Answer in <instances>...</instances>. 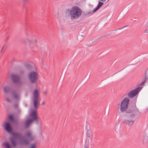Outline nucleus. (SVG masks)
<instances>
[{
  "instance_id": "nucleus-1",
  "label": "nucleus",
  "mask_w": 148,
  "mask_h": 148,
  "mask_svg": "<svg viewBox=\"0 0 148 148\" xmlns=\"http://www.w3.org/2000/svg\"><path fill=\"white\" fill-rule=\"evenodd\" d=\"M3 127L6 132L11 135L10 140L12 145L14 147L16 146L18 139L20 140V143L21 145L26 146L29 145L31 142L35 139V136L33 135L29 131L25 132V139H23V136L21 133L13 131L12 127L9 122L6 121L4 123Z\"/></svg>"
},
{
  "instance_id": "nucleus-2",
  "label": "nucleus",
  "mask_w": 148,
  "mask_h": 148,
  "mask_svg": "<svg viewBox=\"0 0 148 148\" xmlns=\"http://www.w3.org/2000/svg\"><path fill=\"white\" fill-rule=\"evenodd\" d=\"M36 110L35 109L32 110L29 115L31 118L27 119L25 122L26 128L29 127L30 125L34 121H35L36 124H39L40 120L38 116Z\"/></svg>"
},
{
  "instance_id": "nucleus-3",
  "label": "nucleus",
  "mask_w": 148,
  "mask_h": 148,
  "mask_svg": "<svg viewBox=\"0 0 148 148\" xmlns=\"http://www.w3.org/2000/svg\"><path fill=\"white\" fill-rule=\"evenodd\" d=\"M69 14L72 20H76L81 16L82 11L78 7L74 6L71 10Z\"/></svg>"
},
{
  "instance_id": "nucleus-4",
  "label": "nucleus",
  "mask_w": 148,
  "mask_h": 148,
  "mask_svg": "<svg viewBox=\"0 0 148 148\" xmlns=\"http://www.w3.org/2000/svg\"><path fill=\"white\" fill-rule=\"evenodd\" d=\"M130 101V99L126 97L121 101L120 104V110L122 113L125 112L128 108Z\"/></svg>"
},
{
  "instance_id": "nucleus-5",
  "label": "nucleus",
  "mask_w": 148,
  "mask_h": 148,
  "mask_svg": "<svg viewBox=\"0 0 148 148\" xmlns=\"http://www.w3.org/2000/svg\"><path fill=\"white\" fill-rule=\"evenodd\" d=\"M39 92L37 89H35L33 92V104L34 109L37 110L38 108V106L39 104L38 97Z\"/></svg>"
},
{
  "instance_id": "nucleus-6",
  "label": "nucleus",
  "mask_w": 148,
  "mask_h": 148,
  "mask_svg": "<svg viewBox=\"0 0 148 148\" xmlns=\"http://www.w3.org/2000/svg\"><path fill=\"white\" fill-rule=\"evenodd\" d=\"M38 73L37 72L32 71L29 73L28 77L30 82L32 84H35L38 79Z\"/></svg>"
},
{
  "instance_id": "nucleus-7",
  "label": "nucleus",
  "mask_w": 148,
  "mask_h": 148,
  "mask_svg": "<svg viewBox=\"0 0 148 148\" xmlns=\"http://www.w3.org/2000/svg\"><path fill=\"white\" fill-rule=\"evenodd\" d=\"M136 98L135 99V102L133 104V107H129L126 110H125V112L127 113H130L132 112L136 113V114H137L139 115L140 112L139 111L137 108H136Z\"/></svg>"
},
{
  "instance_id": "nucleus-8",
  "label": "nucleus",
  "mask_w": 148,
  "mask_h": 148,
  "mask_svg": "<svg viewBox=\"0 0 148 148\" xmlns=\"http://www.w3.org/2000/svg\"><path fill=\"white\" fill-rule=\"evenodd\" d=\"M141 90L140 87H138L134 90L130 91L127 95L129 99L133 98L138 94Z\"/></svg>"
},
{
  "instance_id": "nucleus-9",
  "label": "nucleus",
  "mask_w": 148,
  "mask_h": 148,
  "mask_svg": "<svg viewBox=\"0 0 148 148\" xmlns=\"http://www.w3.org/2000/svg\"><path fill=\"white\" fill-rule=\"evenodd\" d=\"M11 80L14 83H20L21 82V79L18 75L12 74L11 75Z\"/></svg>"
},
{
  "instance_id": "nucleus-10",
  "label": "nucleus",
  "mask_w": 148,
  "mask_h": 148,
  "mask_svg": "<svg viewBox=\"0 0 148 148\" xmlns=\"http://www.w3.org/2000/svg\"><path fill=\"white\" fill-rule=\"evenodd\" d=\"M27 41L29 43V45L31 48L36 47L37 48V45L38 42L36 39H34L32 40H30L29 39H27Z\"/></svg>"
},
{
  "instance_id": "nucleus-11",
  "label": "nucleus",
  "mask_w": 148,
  "mask_h": 148,
  "mask_svg": "<svg viewBox=\"0 0 148 148\" xmlns=\"http://www.w3.org/2000/svg\"><path fill=\"white\" fill-rule=\"evenodd\" d=\"M8 119L9 121L12 123H17V122L15 120L14 116L13 114H11L8 115Z\"/></svg>"
},
{
  "instance_id": "nucleus-12",
  "label": "nucleus",
  "mask_w": 148,
  "mask_h": 148,
  "mask_svg": "<svg viewBox=\"0 0 148 148\" xmlns=\"http://www.w3.org/2000/svg\"><path fill=\"white\" fill-rule=\"evenodd\" d=\"M134 122V121L132 120H127V119H124L123 121V123L128 125V126L133 124Z\"/></svg>"
},
{
  "instance_id": "nucleus-13",
  "label": "nucleus",
  "mask_w": 148,
  "mask_h": 148,
  "mask_svg": "<svg viewBox=\"0 0 148 148\" xmlns=\"http://www.w3.org/2000/svg\"><path fill=\"white\" fill-rule=\"evenodd\" d=\"M4 91L5 93L8 94L11 91L10 88L8 86H5L3 88Z\"/></svg>"
},
{
  "instance_id": "nucleus-14",
  "label": "nucleus",
  "mask_w": 148,
  "mask_h": 148,
  "mask_svg": "<svg viewBox=\"0 0 148 148\" xmlns=\"http://www.w3.org/2000/svg\"><path fill=\"white\" fill-rule=\"evenodd\" d=\"M3 146L5 148H12L8 142L3 143Z\"/></svg>"
},
{
  "instance_id": "nucleus-15",
  "label": "nucleus",
  "mask_w": 148,
  "mask_h": 148,
  "mask_svg": "<svg viewBox=\"0 0 148 148\" xmlns=\"http://www.w3.org/2000/svg\"><path fill=\"white\" fill-rule=\"evenodd\" d=\"M25 68L29 70H31L32 67V66L28 63L25 64Z\"/></svg>"
},
{
  "instance_id": "nucleus-16",
  "label": "nucleus",
  "mask_w": 148,
  "mask_h": 148,
  "mask_svg": "<svg viewBox=\"0 0 148 148\" xmlns=\"http://www.w3.org/2000/svg\"><path fill=\"white\" fill-rule=\"evenodd\" d=\"M143 143L147 144L148 142V137L147 136H144L142 139Z\"/></svg>"
},
{
  "instance_id": "nucleus-17",
  "label": "nucleus",
  "mask_w": 148,
  "mask_h": 148,
  "mask_svg": "<svg viewBox=\"0 0 148 148\" xmlns=\"http://www.w3.org/2000/svg\"><path fill=\"white\" fill-rule=\"evenodd\" d=\"M87 136L90 139L92 138V134L90 130H87L86 132Z\"/></svg>"
},
{
  "instance_id": "nucleus-18",
  "label": "nucleus",
  "mask_w": 148,
  "mask_h": 148,
  "mask_svg": "<svg viewBox=\"0 0 148 148\" xmlns=\"http://www.w3.org/2000/svg\"><path fill=\"white\" fill-rule=\"evenodd\" d=\"M12 94L14 97L15 99H17L18 97V95L16 94V91L14 90H13L12 92Z\"/></svg>"
},
{
  "instance_id": "nucleus-19",
  "label": "nucleus",
  "mask_w": 148,
  "mask_h": 148,
  "mask_svg": "<svg viewBox=\"0 0 148 148\" xmlns=\"http://www.w3.org/2000/svg\"><path fill=\"white\" fill-rule=\"evenodd\" d=\"M103 3L100 1H99L97 7L99 9V8L103 5Z\"/></svg>"
},
{
  "instance_id": "nucleus-20",
  "label": "nucleus",
  "mask_w": 148,
  "mask_h": 148,
  "mask_svg": "<svg viewBox=\"0 0 148 148\" xmlns=\"http://www.w3.org/2000/svg\"><path fill=\"white\" fill-rule=\"evenodd\" d=\"M36 143H34L30 144V146L28 148H36Z\"/></svg>"
},
{
  "instance_id": "nucleus-21",
  "label": "nucleus",
  "mask_w": 148,
  "mask_h": 148,
  "mask_svg": "<svg viewBox=\"0 0 148 148\" xmlns=\"http://www.w3.org/2000/svg\"><path fill=\"white\" fill-rule=\"evenodd\" d=\"M6 46H5V45H4L3 47L2 48V49H1V54H2L3 53V49H4V48H6Z\"/></svg>"
},
{
  "instance_id": "nucleus-22",
  "label": "nucleus",
  "mask_w": 148,
  "mask_h": 148,
  "mask_svg": "<svg viewBox=\"0 0 148 148\" xmlns=\"http://www.w3.org/2000/svg\"><path fill=\"white\" fill-rule=\"evenodd\" d=\"M136 114H136L135 113V114H134V113L130 115V118L132 119H133V118H134Z\"/></svg>"
},
{
  "instance_id": "nucleus-23",
  "label": "nucleus",
  "mask_w": 148,
  "mask_h": 148,
  "mask_svg": "<svg viewBox=\"0 0 148 148\" xmlns=\"http://www.w3.org/2000/svg\"><path fill=\"white\" fill-rule=\"evenodd\" d=\"M148 79V78H147L146 77H145V79H144V81L142 82L141 83H140V84H139V85L140 86H141V85H142V84H143L147 80V79Z\"/></svg>"
},
{
  "instance_id": "nucleus-24",
  "label": "nucleus",
  "mask_w": 148,
  "mask_h": 148,
  "mask_svg": "<svg viewBox=\"0 0 148 148\" xmlns=\"http://www.w3.org/2000/svg\"><path fill=\"white\" fill-rule=\"evenodd\" d=\"M99 9L97 7L95 9L93 10V12H96Z\"/></svg>"
},
{
  "instance_id": "nucleus-25",
  "label": "nucleus",
  "mask_w": 148,
  "mask_h": 148,
  "mask_svg": "<svg viewBox=\"0 0 148 148\" xmlns=\"http://www.w3.org/2000/svg\"><path fill=\"white\" fill-rule=\"evenodd\" d=\"M145 33H148V25L146 27L145 30Z\"/></svg>"
},
{
  "instance_id": "nucleus-26",
  "label": "nucleus",
  "mask_w": 148,
  "mask_h": 148,
  "mask_svg": "<svg viewBox=\"0 0 148 148\" xmlns=\"http://www.w3.org/2000/svg\"><path fill=\"white\" fill-rule=\"evenodd\" d=\"M14 106L15 108H18V105L17 103L14 104Z\"/></svg>"
},
{
  "instance_id": "nucleus-27",
  "label": "nucleus",
  "mask_w": 148,
  "mask_h": 148,
  "mask_svg": "<svg viewBox=\"0 0 148 148\" xmlns=\"http://www.w3.org/2000/svg\"><path fill=\"white\" fill-rule=\"evenodd\" d=\"M6 100L9 102H11V100L8 98H6Z\"/></svg>"
},
{
  "instance_id": "nucleus-28",
  "label": "nucleus",
  "mask_w": 148,
  "mask_h": 148,
  "mask_svg": "<svg viewBox=\"0 0 148 148\" xmlns=\"http://www.w3.org/2000/svg\"><path fill=\"white\" fill-rule=\"evenodd\" d=\"M45 104V102L44 101H43L42 102L41 104L42 105H44Z\"/></svg>"
},
{
  "instance_id": "nucleus-29",
  "label": "nucleus",
  "mask_w": 148,
  "mask_h": 148,
  "mask_svg": "<svg viewBox=\"0 0 148 148\" xmlns=\"http://www.w3.org/2000/svg\"><path fill=\"white\" fill-rule=\"evenodd\" d=\"M23 72H24L22 70H21V71H20V73L21 74L23 73Z\"/></svg>"
},
{
  "instance_id": "nucleus-30",
  "label": "nucleus",
  "mask_w": 148,
  "mask_h": 148,
  "mask_svg": "<svg viewBox=\"0 0 148 148\" xmlns=\"http://www.w3.org/2000/svg\"><path fill=\"white\" fill-rule=\"evenodd\" d=\"M126 27V26H125L123 27H121V28H119V30L121 29H123V28H124V27Z\"/></svg>"
},
{
  "instance_id": "nucleus-31",
  "label": "nucleus",
  "mask_w": 148,
  "mask_h": 148,
  "mask_svg": "<svg viewBox=\"0 0 148 148\" xmlns=\"http://www.w3.org/2000/svg\"><path fill=\"white\" fill-rule=\"evenodd\" d=\"M28 1V0H22V1L23 2H25L26 1Z\"/></svg>"
},
{
  "instance_id": "nucleus-32",
  "label": "nucleus",
  "mask_w": 148,
  "mask_h": 148,
  "mask_svg": "<svg viewBox=\"0 0 148 148\" xmlns=\"http://www.w3.org/2000/svg\"><path fill=\"white\" fill-rule=\"evenodd\" d=\"M84 148H88V147H87V146L85 145L84 146Z\"/></svg>"
},
{
  "instance_id": "nucleus-33",
  "label": "nucleus",
  "mask_w": 148,
  "mask_h": 148,
  "mask_svg": "<svg viewBox=\"0 0 148 148\" xmlns=\"http://www.w3.org/2000/svg\"><path fill=\"white\" fill-rule=\"evenodd\" d=\"M44 93L45 94V95H46L47 94V92L46 91H45L44 92Z\"/></svg>"
},
{
  "instance_id": "nucleus-34",
  "label": "nucleus",
  "mask_w": 148,
  "mask_h": 148,
  "mask_svg": "<svg viewBox=\"0 0 148 148\" xmlns=\"http://www.w3.org/2000/svg\"><path fill=\"white\" fill-rule=\"evenodd\" d=\"M127 95V94L125 95H124V96H125V97H126V96Z\"/></svg>"
},
{
  "instance_id": "nucleus-35",
  "label": "nucleus",
  "mask_w": 148,
  "mask_h": 148,
  "mask_svg": "<svg viewBox=\"0 0 148 148\" xmlns=\"http://www.w3.org/2000/svg\"><path fill=\"white\" fill-rule=\"evenodd\" d=\"M69 9H68V11H69Z\"/></svg>"
},
{
  "instance_id": "nucleus-36",
  "label": "nucleus",
  "mask_w": 148,
  "mask_h": 148,
  "mask_svg": "<svg viewBox=\"0 0 148 148\" xmlns=\"http://www.w3.org/2000/svg\"><path fill=\"white\" fill-rule=\"evenodd\" d=\"M109 0H108V1H108Z\"/></svg>"
}]
</instances>
